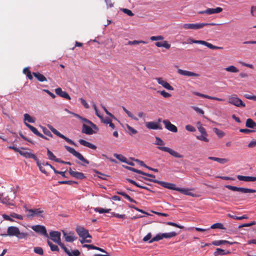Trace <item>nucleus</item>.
I'll return each mask as SVG.
<instances>
[{"instance_id": "e433bc0d", "label": "nucleus", "mask_w": 256, "mask_h": 256, "mask_svg": "<svg viewBox=\"0 0 256 256\" xmlns=\"http://www.w3.org/2000/svg\"><path fill=\"white\" fill-rule=\"evenodd\" d=\"M36 162L37 166H38L40 171L46 174L47 173V172H46V170L44 168L45 166L42 163L40 162L39 161L38 158L37 160H36Z\"/></svg>"}, {"instance_id": "20e7f679", "label": "nucleus", "mask_w": 256, "mask_h": 256, "mask_svg": "<svg viewBox=\"0 0 256 256\" xmlns=\"http://www.w3.org/2000/svg\"><path fill=\"white\" fill-rule=\"evenodd\" d=\"M142 178L148 181L152 182L158 184H159L162 187L164 188H166L170 190H172L176 191L177 187H176V185L174 184L168 182H165L163 181H160L158 180H156V179H150L149 178H147L146 177H142Z\"/></svg>"}, {"instance_id": "ea45409f", "label": "nucleus", "mask_w": 256, "mask_h": 256, "mask_svg": "<svg viewBox=\"0 0 256 256\" xmlns=\"http://www.w3.org/2000/svg\"><path fill=\"white\" fill-rule=\"evenodd\" d=\"M224 69L226 72L234 73L238 72L239 71L238 68L234 66H229Z\"/></svg>"}, {"instance_id": "052dcab7", "label": "nucleus", "mask_w": 256, "mask_h": 256, "mask_svg": "<svg viewBox=\"0 0 256 256\" xmlns=\"http://www.w3.org/2000/svg\"><path fill=\"white\" fill-rule=\"evenodd\" d=\"M130 159L132 160L133 161L136 162L139 165H140L141 166H142L145 168H146V166H147L142 161H141L138 159H134V158H130Z\"/></svg>"}, {"instance_id": "c85d7f7f", "label": "nucleus", "mask_w": 256, "mask_h": 256, "mask_svg": "<svg viewBox=\"0 0 256 256\" xmlns=\"http://www.w3.org/2000/svg\"><path fill=\"white\" fill-rule=\"evenodd\" d=\"M246 126L247 128H256V123L251 118H248L246 120Z\"/></svg>"}, {"instance_id": "7ed1b4c3", "label": "nucleus", "mask_w": 256, "mask_h": 256, "mask_svg": "<svg viewBox=\"0 0 256 256\" xmlns=\"http://www.w3.org/2000/svg\"><path fill=\"white\" fill-rule=\"evenodd\" d=\"M15 198V194L12 191L10 190L6 192H4L0 195V200L3 204L12 205V202Z\"/></svg>"}, {"instance_id": "6e6d98bb", "label": "nucleus", "mask_w": 256, "mask_h": 256, "mask_svg": "<svg viewBox=\"0 0 256 256\" xmlns=\"http://www.w3.org/2000/svg\"><path fill=\"white\" fill-rule=\"evenodd\" d=\"M10 216L12 218H16L20 220H22L24 218L22 216L14 212H12V214H10Z\"/></svg>"}, {"instance_id": "39448f33", "label": "nucleus", "mask_w": 256, "mask_h": 256, "mask_svg": "<svg viewBox=\"0 0 256 256\" xmlns=\"http://www.w3.org/2000/svg\"><path fill=\"white\" fill-rule=\"evenodd\" d=\"M228 102L229 104L234 105L237 107H244L245 104L236 95L233 94L228 98Z\"/></svg>"}, {"instance_id": "9d476101", "label": "nucleus", "mask_w": 256, "mask_h": 256, "mask_svg": "<svg viewBox=\"0 0 256 256\" xmlns=\"http://www.w3.org/2000/svg\"><path fill=\"white\" fill-rule=\"evenodd\" d=\"M222 11V8L220 7L216 8H208L204 10L199 11L198 14H218Z\"/></svg>"}, {"instance_id": "c9c22d12", "label": "nucleus", "mask_w": 256, "mask_h": 256, "mask_svg": "<svg viewBox=\"0 0 256 256\" xmlns=\"http://www.w3.org/2000/svg\"><path fill=\"white\" fill-rule=\"evenodd\" d=\"M114 156L121 162L128 163L126 158L122 154H114Z\"/></svg>"}, {"instance_id": "79ce46f5", "label": "nucleus", "mask_w": 256, "mask_h": 256, "mask_svg": "<svg viewBox=\"0 0 256 256\" xmlns=\"http://www.w3.org/2000/svg\"><path fill=\"white\" fill-rule=\"evenodd\" d=\"M24 121H28V122L34 123L35 122V119L30 116L28 114H24Z\"/></svg>"}, {"instance_id": "8fccbe9b", "label": "nucleus", "mask_w": 256, "mask_h": 256, "mask_svg": "<svg viewBox=\"0 0 256 256\" xmlns=\"http://www.w3.org/2000/svg\"><path fill=\"white\" fill-rule=\"evenodd\" d=\"M110 210V209H104L102 208H94V211L96 212H98L100 214H102L104 212H109Z\"/></svg>"}, {"instance_id": "0eeeda50", "label": "nucleus", "mask_w": 256, "mask_h": 256, "mask_svg": "<svg viewBox=\"0 0 256 256\" xmlns=\"http://www.w3.org/2000/svg\"><path fill=\"white\" fill-rule=\"evenodd\" d=\"M64 148L70 153L72 154L73 156L77 158L86 164H89V162L85 158H84L81 154L76 152L74 148L68 146H65Z\"/></svg>"}, {"instance_id": "5fc2aeb1", "label": "nucleus", "mask_w": 256, "mask_h": 256, "mask_svg": "<svg viewBox=\"0 0 256 256\" xmlns=\"http://www.w3.org/2000/svg\"><path fill=\"white\" fill-rule=\"evenodd\" d=\"M148 42L144 41V40H133V41H130L129 40V45L131 44H147Z\"/></svg>"}, {"instance_id": "dca6fc26", "label": "nucleus", "mask_w": 256, "mask_h": 256, "mask_svg": "<svg viewBox=\"0 0 256 256\" xmlns=\"http://www.w3.org/2000/svg\"><path fill=\"white\" fill-rule=\"evenodd\" d=\"M156 80L158 84L162 85L165 88L170 90H174L173 87L172 86L167 82L164 80L162 78H156Z\"/></svg>"}, {"instance_id": "49530a36", "label": "nucleus", "mask_w": 256, "mask_h": 256, "mask_svg": "<svg viewBox=\"0 0 256 256\" xmlns=\"http://www.w3.org/2000/svg\"><path fill=\"white\" fill-rule=\"evenodd\" d=\"M28 236V234L26 232H20V231H18V234L16 235L17 238L18 239H26L27 238Z\"/></svg>"}, {"instance_id": "680f3d73", "label": "nucleus", "mask_w": 256, "mask_h": 256, "mask_svg": "<svg viewBox=\"0 0 256 256\" xmlns=\"http://www.w3.org/2000/svg\"><path fill=\"white\" fill-rule=\"evenodd\" d=\"M186 130L190 132H194L196 130V128L194 126L190 124H188L186 126Z\"/></svg>"}, {"instance_id": "a19ab883", "label": "nucleus", "mask_w": 256, "mask_h": 256, "mask_svg": "<svg viewBox=\"0 0 256 256\" xmlns=\"http://www.w3.org/2000/svg\"><path fill=\"white\" fill-rule=\"evenodd\" d=\"M204 46H207L208 48L212 50H218V49H222V47L215 46L212 44L208 43L206 41L204 42Z\"/></svg>"}, {"instance_id": "2eb2a0df", "label": "nucleus", "mask_w": 256, "mask_h": 256, "mask_svg": "<svg viewBox=\"0 0 256 256\" xmlns=\"http://www.w3.org/2000/svg\"><path fill=\"white\" fill-rule=\"evenodd\" d=\"M62 233L65 241L66 242H73L77 238L72 232H70L69 233H67L64 231H62Z\"/></svg>"}, {"instance_id": "aec40b11", "label": "nucleus", "mask_w": 256, "mask_h": 256, "mask_svg": "<svg viewBox=\"0 0 256 256\" xmlns=\"http://www.w3.org/2000/svg\"><path fill=\"white\" fill-rule=\"evenodd\" d=\"M237 178L239 180L244 182H255L256 181V176H244L238 175Z\"/></svg>"}, {"instance_id": "b1692460", "label": "nucleus", "mask_w": 256, "mask_h": 256, "mask_svg": "<svg viewBox=\"0 0 256 256\" xmlns=\"http://www.w3.org/2000/svg\"><path fill=\"white\" fill-rule=\"evenodd\" d=\"M230 252L228 250H222L220 248H217L216 251L214 252V256H218L219 255H226L229 254Z\"/></svg>"}, {"instance_id": "1a4fd4ad", "label": "nucleus", "mask_w": 256, "mask_h": 256, "mask_svg": "<svg viewBox=\"0 0 256 256\" xmlns=\"http://www.w3.org/2000/svg\"><path fill=\"white\" fill-rule=\"evenodd\" d=\"M31 228L35 232L40 234L42 235L45 237H48L46 228L44 226L38 224L32 226Z\"/></svg>"}, {"instance_id": "4468645a", "label": "nucleus", "mask_w": 256, "mask_h": 256, "mask_svg": "<svg viewBox=\"0 0 256 256\" xmlns=\"http://www.w3.org/2000/svg\"><path fill=\"white\" fill-rule=\"evenodd\" d=\"M146 127L150 130H162V126L156 122H149L146 123Z\"/></svg>"}, {"instance_id": "f704fd0d", "label": "nucleus", "mask_w": 256, "mask_h": 256, "mask_svg": "<svg viewBox=\"0 0 256 256\" xmlns=\"http://www.w3.org/2000/svg\"><path fill=\"white\" fill-rule=\"evenodd\" d=\"M72 176L80 180H82L86 178L83 173L78 172H75L74 173H73Z\"/></svg>"}, {"instance_id": "9b49d317", "label": "nucleus", "mask_w": 256, "mask_h": 256, "mask_svg": "<svg viewBox=\"0 0 256 256\" xmlns=\"http://www.w3.org/2000/svg\"><path fill=\"white\" fill-rule=\"evenodd\" d=\"M19 229L18 228L14 226H10L8 227L7 229V234H1L2 236H16L18 234Z\"/></svg>"}, {"instance_id": "bf43d9fd", "label": "nucleus", "mask_w": 256, "mask_h": 256, "mask_svg": "<svg viewBox=\"0 0 256 256\" xmlns=\"http://www.w3.org/2000/svg\"><path fill=\"white\" fill-rule=\"evenodd\" d=\"M162 36H152L150 38V40L152 41H156L164 40Z\"/></svg>"}, {"instance_id": "f03ea898", "label": "nucleus", "mask_w": 256, "mask_h": 256, "mask_svg": "<svg viewBox=\"0 0 256 256\" xmlns=\"http://www.w3.org/2000/svg\"><path fill=\"white\" fill-rule=\"evenodd\" d=\"M155 144L158 146V148L162 151L166 152L169 153L170 155L176 158H182L184 156L180 154L178 152L171 149L168 147L162 146L165 144L164 142L160 138H156Z\"/></svg>"}, {"instance_id": "c756f323", "label": "nucleus", "mask_w": 256, "mask_h": 256, "mask_svg": "<svg viewBox=\"0 0 256 256\" xmlns=\"http://www.w3.org/2000/svg\"><path fill=\"white\" fill-rule=\"evenodd\" d=\"M32 74L38 81L40 82H43L47 80L46 78L44 75L40 74V72H34L32 73Z\"/></svg>"}, {"instance_id": "6e6552de", "label": "nucleus", "mask_w": 256, "mask_h": 256, "mask_svg": "<svg viewBox=\"0 0 256 256\" xmlns=\"http://www.w3.org/2000/svg\"><path fill=\"white\" fill-rule=\"evenodd\" d=\"M76 230L80 238L84 239L92 238V236L88 233V230L83 227L78 226Z\"/></svg>"}, {"instance_id": "09e8293b", "label": "nucleus", "mask_w": 256, "mask_h": 256, "mask_svg": "<svg viewBox=\"0 0 256 256\" xmlns=\"http://www.w3.org/2000/svg\"><path fill=\"white\" fill-rule=\"evenodd\" d=\"M208 134H201L200 136H196V138L198 140H202L205 142H208V139L207 138Z\"/></svg>"}, {"instance_id": "4c0bfd02", "label": "nucleus", "mask_w": 256, "mask_h": 256, "mask_svg": "<svg viewBox=\"0 0 256 256\" xmlns=\"http://www.w3.org/2000/svg\"><path fill=\"white\" fill-rule=\"evenodd\" d=\"M58 136L63 138L64 140L66 142H67L68 143H69L70 144L74 145V146H76V144L74 143V141H72V140L70 139L69 138L66 137L64 134H62L61 133H60L59 134H58Z\"/></svg>"}, {"instance_id": "f257e3e1", "label": "nucleus", "mask_w": 256, "mask_h": 256, "mask_svg": "<svg viewBox=\"0 0 256 256\" xmlns=\"http://www.w3.org/2000/svg\"><path fill=\"white\" fill-rule=\"evenodd\" d=\"M50 236L51 240L57 244L68 256H79L80 255V252L78 250H75L70 252V249L64 244L62 242L60 239L61 234L60 232L52 231L50 232Z\"/></svg>"}, {"instance_id": "cd10ccee", "label": "nucleus", "mask_w": 256, "mask_h": 256, "mask_svg": "<svg viewBox=\"0 0 256 256\" xmlns=\"http://www.w3.org/2000/svg\"><path fill=\"white\" fill-rule=\"evenodd\" d=\"M155 45L157 47H164L166 49H169L170 48V44H169L166 40H164L162 42H156L155 43Z\"/></svg>"}, {"instance_id": "2f4dec72", "label": "nucleus", "mask_w": 256, "mask_h": 256, "mask_svg": "<svg viewBox=\"0 0 256 256\" xmlns=\"http://www.w3.org/2000/svg\"><path fill=\"white\" fill-rule=\"evenodd\" d=\"M232 244L233 242H230L226 240H214L212 242V244L214 246H218L222 244Z\"/></svg>"}, {"instance_id": "864d4df0", "label": "nucleus", "mask_w": 256, "mask_h": 256, "mask_svg": "<svg viewBox=\"0 0 256 256\" xmlns=\"http://www.w3.org/2000/svg\"><path fill=\"white\" fill-rule=\"evenodd\" d=\"M103 122L109 124L110 127L112 128H114V124L112 122V120L109 118H106L104 120H102Z\"/></svg>"}, {"instance_id": "423d86ee", "label": "nucleus", "mask_w": 256, "mask_h": 256, "mask_svg": "<svg viewBox=\"0 0 256 256\" xmlns=\"http://www.w3.org/2000/svg\"><path fill=\"white\" fill-rule=\"evenodd\" d=\"M225 187L231 190L234 192H239L242 193L246 194V193H254L256 192L255 190L250 189L248 188H240V187H236L235 186H232L230 185H226Z\"/></svg>"}, {"instance_id": "0e129e2a", "label": "nucleus", "mask_w": 256, "mask_h": 256, "mask_svg": "<svg viewBox=\"0 0 256 256\" xmlns=\"http://www.w3.org/2000/svg\"><path fill=\"white\" fill-rule=\"evenodd\" d=\"M240 132L242 133L248 134L250 132H254L255 130H249L247 128H240Z\"/></svg>"}, {"instance_id": "338daca9", "label": "nucleus", "mask_w": 256, "mask_h": 256, "mask_svg": "<svg viewBox=\"0 0 256 256\" xmlns=\"http://www.w3.org/2000/svg\"><path fill=\"white\" fill-rule=\"evenodd\" d=\"M26 212H28L27 214V217L28 218H32L33 217V209H27L26 208Z\"/></svg>"}, {"instance_id": "f3484780", "label": "nucleus", "mask_w": 256, "mask_h": 256, "mask_svg": "<svg viewBox=\"0 0 256 256\" xmlns=\"http://www.w3.org/2000/svg\"><path fill=\"white\" fill-rule=\"evenodd\" d=\"M55 92L57 95L62 98H64L68 100H70L71 99L68 93L65 91H63L60 88H56Z\"/></svg>"}, {"instance_id": "7c9ffc66", "label": "nucleus", "mask_w": 256, "mask_h": 256, "mask_svg": "<svg viewBox=\"0 0 256 256\" xmlns=\"http://www.w3.org/2000/svg\"><path fill=\"white\" fill-rule=\"evenodd\" d=\"M33 217L34 216H39L44 218V211L41 210L40 208H34L33 209Z\"/></svg>"}, {"instance_id": "6ab92c4d", "label": "nucleus", "mask_w": 256, "mask_h": 256, "mask_svg": "<svg viewBox=\"0 0 256 256\" xmlns=\"http://www.w3.org/2000/svg\"><path fill=\"white\" fill-rule=\"evenodd\" d=\"M19 154L26 158H33L35 161L37 160H38L37 157L30 152H26L24 150H21L19 152Z\"/></svg>"}, {"instance_id": "e2e57ef3", "label": "nucleus", "mask_w": 256, "mask_h": 256, "mask_svg": "<svg viewBox=\"0 0 256 256\" xmlns=\"http://www.w3.org/2000/svg\"><path fill=\"white\" fill-rule=\"evenodd\" d=\"M48 128L54 134H55L57 136H58V134H60V132L51 125H48Z\"/></svg>"}, {"instance_id": "37998d69", "label": "nucleus", "mask_w": 256, "mask_h": 256, "mask_svg": "<svg viewBox=\"0 0 256 256\" xmlns=\"http://www.w3.org/2000/svg\"><path fill=\"white\" fill-rule=\"evenodd\" d=\"M47 155L50 160L54 162H56V160L58 158L48 148H47Z\"/></svg>"}, {"instance_id": "3c124183", "label": "nucleus", "mask_w": 256, "mask_h": 256, "mask_svg": "<svg viewBox=\"0 0 256 256\" xmlns=\"http://www.w3.org/2000/svg\"><path fill=\"white\" fill-rule=\"evenodd\" d=\"M34 251L35 253L38 254L40 256L44 254V250L41 247L38 246L34 248Z\"/></svg>"}, {"instance_id": "f8f14e48", "label": "nucleus", "mask_w": 256, "mask_h": 256, "mask_svg": "<svg viewBox=\"0 0 256 256\" xmlns=\"http://www.w3.org/2000/svg\"><path fill=\"white\" fill-rule=\"evenodd\" d=\"M206 24H182V28L188 30H197L202 28Z\"/></svg>"}, {"instance_id": "69168bd1", "label": "nucleus", "mask_w": 256, "mask_h": 256, "mask_svg": "<svg viewBox=\"0 0 256 256\" xmlns=\"http://www.w3.org/2000/svg\"><path fill=\"white\" fill-rule=\"evenodd\" d=\"M166 224L168 225L176 226L180 228H183L184 226L180 225H179L176 223L173 222H167Z\"/></svg>"}, {"instance_id": "5701e85b", "label": "nucleus", "mask_w": 256, "mask_h": 256, "mask_svg": "<svg viewBox=\"0 0 256 256\" xmlns=\"http://www.w3.org/2000/svg\"><path fill=\"white\" fill-rule=\"evenodd\" d=\"M128 169H129V170L136 172L138 174H142V175L146 176H148V177L152 178H155V176L154 174L143 172L142 171L140 170H138L137 169H136V168H132V167H129Z\"/></svg>"}, {"instance_id": "a211bd4d", "label": "nucleus", "mask_w": 256, "mask_h": 256, "mask_svg": "<svg viewBox=\"0 0 256 256\" xmlns=\"http://www.w3.org/2000/svg\"><path fill=\"white\" fill-rule=\"evenodd\" d=\"M178 72L181 75L187 76H196L198 77L200 76V74L197 73H195L192 72L182 70V69H178Z\"/></svg>"}, {"instance_id": "473e14b6", "label": "nucleus", "mask_w": 256, "mask_h": 256, "mask_svg": "<svg viewBox=\"0 0 256 256\" xmlns=\"http://www.w3.org/2000/svg\"><path fill=\"white\" fill-rule=\"evenodd\" d=\"M47 243L52 252H59L60 249L58 246L54 244L50 240H47Z\"/></svg>"}, {"instance_id": "4be33fe9", "label": "nucleus", "mask_w": 256, "mask_h": 256, "mask_svg": "<svg viewBox=\"0 0 256 256\" xmlns=\"http://www.w3.org/2000/svg\"><path fill=\"white\" fill-rule=\"evenodd\" d=\"M82 132L86 134H92L94 133L92 129L86 124H83Z\"/></svg>"}, {"instance_id": "a878e982", "label": "nucleus", "mask_w": 256, "mask_h": 256, "mask_svg": "<svg viewBox=\"0 0 256 256\" xmlns=\"http://www.w3.org/2000/svg\"><path fill=\"white\" fill-rule=\"evenodd\" d=\"M24 124L35 134H36V136H42V134L40 133L36 128H34V126H32V125L28 124V123L26 122H24Z\"/></svg>"}, {"instance_id": "58836bf2", "label": "nucleus", "mask_w": 256, "mask_h": 256, "mask_svg": "<svg viewBox=\"0 0 256 256\" xmlns=\"http://www.w3.org/2000/svg\"><path fill=\"white\" fill-rule=\"evenodd\" d=\"M163 238V236H162V234L159 233L157 234L155 236H154L148 242L150 244L154 242H158L160 240H161Z\"/></svg>"}, {"instance_id": "c03bdc74", "label": "nucleus", "mask_w": 256, "mask_h": 256, "mask_svg": "<svg viewBox=\"0 0 256 256\" xmlns=\"http://www.w3.org/2000/svg\"><path fill=\"white\" fill-rule=\"evenodd\" d=\"M23 72L26 75L29 80H32L33 78L31 72L28 68H26L23 70Z\"/></svg>"}, {"instance_id": "de8ad7c7", "label": "nucleus", "mask_w": 256, "mask_h": 256, "mask_svg": "<svg viewBox=\"0 0 256 256\" xmlns=\"http://www.w3.org/2000/svg\"><path fill=\"white\" fill-rule=\"evenodd\" d=\"M213 130L220 138H222L224 136V133L222 130H218V128H214Z\"/></svg>"}, {"instance_id": "4d7b16f0", "label": "nucleus", "mask_w": 256, "mask_h": 256, "mask_svg": "<svg viewBox=\"0 0 256 256\" xmlns=\"http://www.w3.org/2000/svg\"><path fill=\"white\" fill-rule=\"evenodd\" d=\"M42 132H43L47 136L50 137H52V134L51 132L48 130L46 128L42 126Z\"/></svg>"}, {"instance_id": "a18cd8bd", "label": "nucleus", "mask_w": 256, "mask_h": 256, "mask_svg": "<svg viewBox=\"0 0 256 256\" xmlns=\"http://www.w3.org/2000/svg\"><path fill=\"white\" fill-rule=\"evenodd\" d=\"M210 228H218L220 230H224L225 228H224L223 224L221 223H216L211 226Z\"/></svg>"}, {"instance_id": "393cba45", "label": "nucleus", "mask_w": 256, "mask_h": 256, "mask_svg": "<svg viewBox=\"0 0 256 256\" xmlns=\"http://www.w3.org/2000/svg\"><path fill=\"white\" fill-rule=\"evenodd\" d=\"M176 191L180 192L182 194L186 196H196L194 194L190 192V190L188 188H178L176 189Z\"/></svg>"}, {"instance_id": "774afa93", "label": "nucleus", "mask_w": 256, "mask_h": 256, "mask_svg": "<svg viewBox=\"0 0 256 256\" xmlns=\"http://www.w3.org/2000/svg\"><path fill=\"white\" fill-rule=\"evenodd\" d=\"M80 100L81 104L84 106V107L86 108H89V106H88V104L86 102V100H84L82 98H80Z\"/></svg>"}, {"instance_id": "bb28decb", "label": "nucleus", "mask_w": 256, "mask_h": 256, "mask_svg": "<svg viewBox=\"0 0 256 256\" xmlns=\"http://www.w3.org/2000/svg\"><path fill=\"white\" fill-rule=\"evenodd\" d=\"M72 115H74L75 117L78 118V119L82 120V121H83L84 122H86L87 124H88L92 125L93 126V128H96V124H94L92 122H90V120H87L86 118H83V117L80 116V115H78V114H75V113H72Z\"/></svg>"}, {"instance_id": "13d9d810", "label": "nucleus", "mask_w": 256, "mask_h": 256, "mask_svg": "<svg viewBox=\"0 0 256 256\" xmlns=\"http://www.w3.org/2000/svg\"><path fill=\"white\" fill-rule=\"evenodd\" d=\"M158 92H159L162 96L165 98H168L171 96V94L168 92H166L164 90L162 91H158Z\"/></svg>"}, {"instance_id": "412c9836", "label": "nucleus", "mask_w": 256, "mask_h": 256, "mask_svg": "<svg viewBox=\"0 0 256 256\" xmlns=\"http://www.w3.org/2000/svg\"><path fill=\"white\" fill-rule=\"evenodd\" d=\"M78 142L80 144H82L84 146H86V147L92 148V150H96V146H95V145H94V144H93L84 140L80 139L79 140Z\"/></svg>"}, {"instance_id": "603ef678", "label": "nucleus", "mask_w": 256, "mask_h": 256, "mask_svg": "<svg viewBox=\"0 0 256 256\" xmlns=\"http://www.w3.org/2000/svg\"><path fill=\"white\" fill-rule=\"evenodd\" d=\"M58 184H68L69 185H72L74 184H78V182L75 181H72V180H62V181H58Z\"/></svg>"}, {"instance_id": "72a5a7b5", "label": "nucleus", "mask_w": 256, "mask_h": 256, "mask_svg": "<svg viewBox=\"0 0 256 256\" xmlns=\"http://www.w3.org/2000/svg\"><path fill=\"white\" fill-rule=\"evenodd\" d=\"M177 234L174 232H170L162 233V236L163 238H169L176 236Z\"/></svg>"}, {"instance_id": "ddd939ff", "label": "nucleus", "mask_w": 256, "mask_h": 256, "mask_svg": "<svg viewBox=\"0 0 256 256\" xmlns=\"http://www.w3.org/2000/svg\"><path fill=\"white\" fill-rule=\"evenodd\" d=\"M162 122L164 124L165 128L168 130L173 132H178L176 126L172 124L168 120H163Z\"/></svg>"}]
</instances>
